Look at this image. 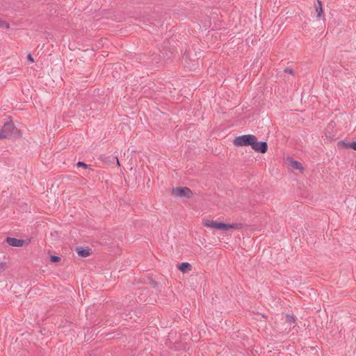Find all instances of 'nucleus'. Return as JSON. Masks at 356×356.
Segmentation results:
<instances>
[{
    "instance_id": "nucleus-10",
    "label": "nucleus",
    "mask_w": 356,
    "mask_h": 356,
    "mask_svg": "<svg viewBox=\"0 0 356 356\" xmlns=\"http://www.w3.org/2000/svg\"><path fill=\"white\" fill-rule=\"evenodd\" d=\"M291 166L296 170H302V164L297 161H291Z\"/></svg>"
},
{
    "instance_id": "nucleus-5",
    "label": "nucleus",
    "mask_w": 356,
    "mask_h": 356,
    "mask_svg": "<svg viewBox=\"0 0 356 356\" xmlns=\"http://www.w3.org/2000/svg\"><path fill=\"white\" fill-rule=\"evenodd\" d=\"M173 193L179 197H191L193 196V192L188 187L175 188L173 189Z\"/></svg>"
},
{
    "instance_id": "nucleus-4",
    "label": "nucleus",
    "mask_w": 356,
    "mask_h": 356,
    "mask_svg": "<svg viewBox=\"0 0 356 356\" xmlns=\"http://www.w3.org/2000/svg\"><path fill=\"white\" fill-rule=\"evenodd\" d=\"M252 148L257 152L265 153L268 150V144L264 141H257V138L254 140Z\"/></svg>"
},
{
    "instance_id": "nucleus-13",
    "label": "nucleus",
    "mask_w": 356,
    "mask_h": 356,
    "mask_svg": "<svg viewBox=\"0 0 356 356\" xmlns=\"http://www.w3.org/2000/svg\"><path fill=\"white\" fill-rule=\"evenodd\" d=\"M60 257L56 255H51L50 257V261L53 263H56L60 261Z\"/></svg>"
},
{
    "instance_id": "nucleus-8",
    "label": "nucleus",
    "mask_w": 356,
    "mask_h": 356,
    "mask_svg": "<svg viewBox=\"0 0 356 356\" xmlns=\"http://www.w3.org/2000/svg\"><path fill=\"white\" fill-rule=\"evenodd\" d=\"M191 264L189 263H187V262H183V263H181L178 268L179 269L182 271L183 273H186L188 272V270H191Z\"/></svg>"
},
{
    "instance_id": "nucleus-7",
    "label": "nucleus",
    "mask_w": 356,
    "mask_h": 356,
    "mask_svg": "<svg viewBox=\"0 0 356 356\" xmlns=\"http://www.w3.org/2000/svg\"><path fill=\"white\" fill-rule=\"evenodd\" d=\"M76 252L79 254V256L81 257H87L91 254L92 250L88 248H84L83 247H77Z\"/></svg>"
},
{
    "instance_id": "nucleus-14",
    "label": "nucleus",
    "mask_w": 356,
    "mask_h": 356,
    "mask_svg": "<svg viewBox=\"0 0 356 356\" xmlns=\"http://www.w3.org/2000/svg\"><path fill=\"white\" fill-rule=\"evenodd\" d=\"M76 165L77 167H79V168L81 167V168H84V169H87V168H88V165L86 163H85L84 162H83V161H79V162H77V163H76Z\"/></svg>"
},
{
    "instance_id": "nucleus-11",
    "label": "nucleus",
    "mask_w": 356,
    "mask_h": 356,
    "mask_svg": "<svg viewBox=\"0 0 356 356\" xmlns=\"http://www.w3.org/2000/svg\"><path fill=\"white\" fill-rule=\"evenodd\" d=\"M108 161L111 163H117V165H120V161L118 160V158L117 156H115L113 155H111L108 156Z\"/></svg>"
},
{
    "instance_id": "nucleus-17",
    "label": "nucleus",
    "mask_w": 356,
    "mask_h": 356,
    "mask_svg": "<svg viewBox=\"0 0 356 356\" xmlns=\"http://www.w3.org/2000/svg\"><path fill=\"white\" fill-rule=\"evenodd\" d=\"M284 72L292 74L293 72V70L291 68H286L284 70Z\"/></svg>"
},
{
    "instance_id": "nucleus-16",
    "label": "nucleus",
    "mask_w": 356,
    "mask_h": 356,
    "mask_svg": "<svg viewBox=\"0 0 356 356\" xmlns=\"http://www.w3.org/2000/svg\"><path fill=\"white\" fill-rule=\"evenodd\" d=\"M287 320L290 323L294 322L295 321V318L293 316L287 315Z\"/></svg>"
},
{
    "instance_id": "nucleus-6",
    "label": "nucleus",
    "mask_w": 356,
    "mask_h": 356,
    "mask_svg": "<svg viewBox=\"0 0 356 356\" xmlns=\"http://www.w3.org/2000/svg\"><path fill=\"white\" fill-rule=\"evenodd\" d=\"M6 241L9 245L13 247H22L24 243V240L13 237H7Z\"/></svg>"
},
{
    "instance_id": "nucleus-2",
    "label": "nucleus",
    "mask_w": 356,
    "mask_h": 356,
    "mask_svg": "<svg viewBox=\"0 0 356 356\" xmlns=\"http://www.w3.org/2000/svg\"><path fill=\"white\" fill-rule=\"evenodd\" d=\"M204 225L207 227H212L219 230H228L229 229H234L237 227L236 224H227L225 222H217V221H207L204 223Z\"/></svg>"
},
{
    "instance_id": "nucleus-3",
    "label": "nucleus",
    "mask_w": 356,
    "mask_h": 356,
    "mask_svg": "<svg viewBox=\"0 0 356 356\" xmlns=\"http://www.w3.org/2000/svg\"><path fill=\"white\" fill-rule=\"evenodd\" d=\"M15 130L12 122H6L0 129V139L9 138L14 134Z\"/></svg>"
},
{
    "instance_id": "nucleus-1",
    "label": "nucleus",
    "mask_w": 356,
    "mask_h": 356,
    "mask_svg": "<svg viewBox=\"0 0 356 356\" xmlns=\"http://www.w3.org/2000/svg\"><path fill=\"white\" fill-rule=\"evenodd\" d=\"M254 140H255V136L252 134H245L236 137L234 140V143L236 146L250 145L252 147Z\"/></svg>"
},
{
    "instance_id": "nucleus-12",
    "label": "nucleus",
    "mask_w": 356,
    "mask_h": 356,
    "mask_svg": "<svg viewBox=\"0 0 356 356\" xmlns=\"http://www.w3.org/2000/svg\"><path fill=\"white\" fill-rule=\"evenodd\" d=\"M0 28L8 29L10 28L9 24L0 18Z\"/></svg>"
},
{
    "instance_id": "nucleus-15",
    "label": "nucleus",
    "mask_w": 356,
    "mask_h": 356,
    "mask_svg": "<svg viewBox=\"0 0 356 356\" xmlns=\"http://www.w3.org/2000/svg\"><path fill=\"white\" fill-rule=\"evenodd\" d=\"M347 145L352 148L353 149L355 150L356 151V141H353L351 143H349L347 144Z\"/></svg>"
},
{
    "instance_id": "nucleus-9",
    "label": "nucleus",
    "mask_w": 356,
    "mask_h": 356,
    "mask_svg": "<svg viewBox=\"0 0 356 356\" xmlns=\"http://www.w3.org/2000/svg\"><path fill=\"white\" fill-rule=\"evenodd\" d=\"M317 3H318L317 6H316L317 17H321L323 14L322 3L320 0H317Z\"/></svg>"
},
{
    "instance_id": "nucleus-18",
    "label": "nucleus",
    "mask_w": 356,
    "mask_h": 356,
    "mask_svg": "<svg viewBox=\"0 0 356 356\" xmlns=\"http://www.w3.org/2000/svg\"><path fill=\"white\" fill-rule=\"evenodd\" d=\"M27 58H28V60H29V61H31V62H33V57L31 56V54H29V55H28Z\"/></svg>"
}]
</instances>
